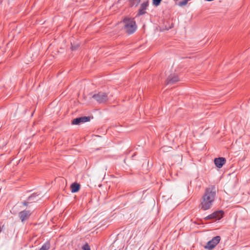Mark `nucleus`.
I'll return each instance as SVG.
<instances>
[{"label":"nucleus","instance_id":"nucleus-1","mask_svg":"<svg viewBox=\"0 0 250 250\" xmlns=\"http://www.w3.org/2000/svg\"><path fill=\"white\" fill-rule=\"evenodd\" d=\"M216 196V189L214 186L210 185L207 188L203 196L200 204V208L206 210L212 207Z\"/></svg>","mask_w":250,"mask_h":250},{"label":"nucleus","instance_id":"nucleus-2","mask_svg":"<svg viewBox=\"0 0 250 250\" xmlns=\"http://www.w3.org/2000/svg\"><path fill=\"white\" fill-rule=\"evenodd\" d=\"M123 22L124 23L125 29L128 34H132L136 29L135 21L133 19L125 18Z\"/></svg>","mask_w":250,"mask_h":250},{"label":"nucleus","instance_id":"nucleus-3","mask_svg":"<svg viewBox=\"0 0 250 250\" xmlns=\"http://www.w3.org/2000/svg\"><path fill=\"white\" fill-rule=\"evenodd\" d=\"M92 97L100 104L105 103L108 100L107 94L104 92L95 93Z\"/></svg>","mask_w":250,"mask_h":250},{"label":"nucleus","instance_id":"nucleus-4","mask_svg":"<svg viewBox=\"0 0 250 250\" xmlns=\"http://www.w3.org/2000/svg\"><path fill=\"white\" fill-rule=\"evenodd\" d=\"M224 215V211L222 210H218L214 211L212 213L205 217L204 219L205 220H218L221 219Z\"/></svg>","mask_w":250,"mask_h":250},{"label":"nucleus","instance_id":"nucleus-5","mask_svg":"<svg viewBox=\"0 0 250 250\" xmlns=\"http://www.w3.org/2000/svg\"><path fill=\"white\" fill-rule=\"evenodd\" d=\"M221 237L219 236L214 237L211 240L209 241L204 247L206 249L211 250L214 248L220 242Z\"/></svg>","mask_w":250,"mask_h":250},{"label":"nucleus","instance_id":"nucleus-6","mask_svg":"<svg viewBox=\"0 0 250 250\" xmlns=\"http://www.w3.org/2000/svg\"><path fill=\"white\" fill-rule=\"evenodd\" d=\"M90 120V117L83 116L74 119L71 122L72 125H79L81 124L89 122Z\"/></svg>","mask_w":250,"mask_h":250},{"label":"nucleus","instance_id":"nucleus-7","mask_svg":"<svg viewBox=\"0 0 250 250\" xmlns=\"http://www.w3.org/2000/svg\"><path fill=\"white\" fill-rule=\"evenodd\" d=\"M179 78L176 74L170 75L166 81L167 84H173L179 81Z\"/></svg>","mask_w":250,"mask_h":250},{"label":"nucleus","instance_id":"nucleus-8","mask_svg":"<svg viewBox=\"0 0 250 250\" xmlns=\"http://www.w3.org/2000/svg\"><path fill=\"white\" fill-rule=\"evenodd\" d=\"M31 215V212L29 210H23L19 213V217L21 222H23L28 219Z\"/></svg>","mask_w":250,"mask_h":250},{"label":"nucleus","instance_id":"nucleus-9","mask_svg":"<svg viewBox=\"0 0 250 250\" xmlns=\"http://www.w3.org/2000/svg\"><path fill=\"white\" fill-rule=\"evenodd\" d=\"M226 160L225 158L219 157L214 159V164L216 167L221 168L226 163Z\"/></svg>","mask_w":250,"mask_h":250},{"label":"nucleus","instance_id":"nucleus-10","mask_svg":"<svg viewBox=\"0 0 250 250\" xmlns=\"http://www.w3.org/2000/svg\"><path fill=\"white\" fill-rule=\"evenodd\" d=\"M148 5V2H143L140 6V7L139 9L138 15H142L145 14L146 10Z\"/></svg>","mask_w":250,"mask_h":250},{"label":"nucleus","instance_id":"nucleus-11","mask_svg":"<svg viewBox=\"0 0 250 250\" xmlns=\"http://www.w3.org/2000/svg\"><path fill=\"white\" fill-rule=\"evenodd\" d=\"M80 188V185L77 183H74L71 185V190L72 192H77Z\"/></svg>","mask_w":250,"mask_h":250},{"label":"nucleus","instance_id":"nucleus-12","mask_svg":"<svg viewBox=\"0 0 250 250\" xmlns=\"http://www.w3.org/2000/svg\"><path fill=\"white\" fill-rule=\"evenodd\" d=\"M50 247V243L49 241H47L42 246L39 250H48Z\"/></svg>","mask_w":250,"mask_h":250},{"label":"nucleus","instance_id":"nucleus-13","mask_svg":"<svg viewBox=\"0 0 250 250\" xmlns=\"http://www.w3.org/2000/svg\"><path fill=\"white\" fill-rule=\"evenodd\" d=\"M190 0H183L178 3V5L180 7H183L186 5L188 1Z\"/></svg>","mask_w":250,"mask_h":250},{"label":"nucleus","instance_id":"nucleus-14","mask_svg":"<svg viewBox=\"0 0 250 250\" xmlns=\"http://www.w3.org/2000/svg\"><path fill=\"white\" fill-rule=\"evenodd\" d=\"M140 0H130V2L131 6L137 5L140 2Z\"/></svg>","mask_w":250,"mask_h":250},{"label":"nucleus","instance_id":"nucleus-15","mask_svg":"<svg viewBox=\"0 0 250 250\" xmlns=\"http://www.w3.org/2000/svg\"><path fill=\"white\" fill-rule=\"evenodd\" d=\"M162 0H152L153 4L157 6L160 5Z\"/></svg>","mask_w":250,"mask_h":250},{"label":"nucleus","instance_id":"nucleus-16","mask_svg":"<svg viewBox=\"0 0 250 250\" xmlns=\"http://www.w3.org/2000/svg\"><path fill=\"white\" fill-rule=\"evenodd\" d=\"M79 46V44L77 43L76 44L71 43V49L72 50H76Z\"/></svg>","mask_w":250,"mask_h":250},{"label":"nucleus","instance_id":"nucleus-17","mask_svg":"<svg viewBox=\"0 0 250 250\" xmlns=\"http://www.w3.org/2000/svg\"><path fill=\"white\" fill-rule=\"evenodd\" d=\"M83 250H90V247L87 244H85L82 248Z\"/></svg>","mask_w":250,"mask_h":250},{"label":"nucleus","instance_id":"nucleus-18","mask_svg":"<svg viewBox=\"0 0 250 250\" xmlns=\"http://www.w3.org/2000/svg\"><path fill=\"white\" fill-rule=\"evenodd\" d=\"M36 197L35 194H33L28 198V201H32L33 198Z\"/></svg>","mask_w":250,"mask_h":250},{"label":"nucleus","instance_id":"nucleus-19","mask_svg":"<svg viewBox=\"0 0 250 250\" xmlns=\"http://www.w3.org/2000/svg\"><path fill=\"white\" fill-rule=\"evenodd\" d=\"M28 203L26 201H24L23 203V205L26 206L28 205Z\"/></svg>","mask_w":250,"mask_h":250},{"label":"nucleus","instance_id":"nucleus-20","mask_svg":"<svg viewBox=\"0 0 250 250\" xmlns=\"http://www.w3.org/2000/svg\"><path fill=\"white\" fill-rule=\"evenodd\" d=\"M1 231V227L0 226V232Z\"/></svg>","mask_w":250,"mask_h":250},{"label":"nucleus","instance_id":"nucleus-21","mask_svg":"<svg viewBox=\"0 0 250 250\" xmlns=\"http://www.w3.org/2000/svg\"><path fill=\"white\" fill-rule=\"evenodd\" d=\"M1 228V229H2V228H3V226H2Z\"/></svg>","mask_w":250,"mask_h":250},{"label":"nucleus","instance_id":"nucleus-22","mask_svg":"<svg viewBox=\"0 0 250 250\" xmlns=\"http://www.w3.org/2000/svg\"><path fill=\"white\" fill-rule=\"evenodd\" d=\"M1 228V229H2V228H3V226H2Z\"/></svg>","mask_w":250,"mask_h":250},{"label":"nucleus","instance_id":"nucleus-23","mask_svg":"<svg viewBox=\"0 0 250 250\" xmlns=\"http://www.w3.org/2000/svg\"><path fill=\"white\" fill-rule=\"evenodd\" d=\"M153 250L152 249V250Z\"/></svg>","mask_w":250,"mask_h":250}]
</instances>
